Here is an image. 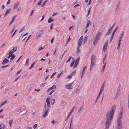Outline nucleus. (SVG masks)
<instances>
[{
  "instance_id": "5701e85b",
  "label": "nucleus",
  "mask_w": 129,
  "mask_h": 129,
  "mask_svg": "<svg viewBox=\"0 0 129 129\" xmlns=\"http://www.w3.org/2000/svg\"><path fill=\"white\" fill-rule=\"evenodd\" d=\"M121 42H118V46L117 47V49L118 50H119L120 48V45Z\"/></svg>"
},
{
  "instance_id": "a211bd4d",
  "label": "nucleus",
  "mask_w": 129,
  "mask_h": 129,
  "mask_svg": "<svg viewBox=\"0 0 129 129\" xmlns=\"http://www.w3.org/2000/svg\"><path fill=\"white\" fill-rule=\"evenodd\" d=\"M82 108H83V106H81V107H80L78 109V113H79V114L81 113V111L82 110Z\"/></svg>"
},
{
  "instance_id": "2f4dec72",
  "label": "nucleus",
  "mask_w": 129,
  "mask_h": 129,
  "mask_svg": "<svg viewBox=\"0 0 129 129\" xmlns=\"http://www.w3.org/2000/svg\"><path fill=\"white\" fill-rule=\"evenodd\" d=\"M16 17V16H14L12 18L11 22H10V24H11L14 21V20L15 19Z\"/></svg>"
},
{
  "instance_id": "72a5a7b5",
  "label": "nucleus",
  "mask_w": 129,
  "mask_h": 129,
  "mask_svg": "<svg viewBox=\"0 0 129 129\" xmlns=\"http://www.w3.org/2000/svg\"><path fill=\"white\" fill-rule=\"evenodd\" d=\"M13 121L12 119L11 120L9 121V123L10 126L11 127L12 126V124L13 122Z\"/></svg>"
},
{
  "instance_id": "69168bd1",
  "label": "nucleus",
  "mask_w": 129,
  "mask_h": 129,
  "mask_svg": "<svg viewBox=\"0 0 129 129\" xmlns=\"http://www.w3.org/2000/svg\"><path fill=\"white\" fill-rule=\"evenodd\" d=\"M52 87H50L47 90V92H48L49 91H50V90H51L52 89Z\"/></svg>"
},
{
  "instance_id": "49530a36",
  "label": "nucleus",
  "mask_w": 129,
  "mask_h": 129,
  "mask_svg": "<svg viewBox=\"0 0 129 129\" xmlns=\"http://www.w3.org/2000/svg\"><path fill=\"white\" fill-rule=\"evenodd\" d=\"M35 63V62H34L31 65L30 67L29 68V69H30L31 68H32L33 67V66H34V64Z\"/></svg>"
},
{
  "instance_id": "8fccbe9b",
  "label": "nucleus",
  "mask_w": 129,
  "mask_h": 129,
  "mask_svg": "<svg viewBox=\"0 0 129 129\" xmlns=\"http://www.w3.org/2000/svg\"><path fill=\"white\" fill-rule=\"evenodd\" d=\"M76 73V71H73L71 75H74Z\"/></svg>"
},
{
  "instance_id": "ddd939ff",
  "label": "nucleus",
  "mask_w": 129,
  "mask_h": 129,
  "mask_svg": "<svg viewBox=\"0 0 129 129\" xmlns=\"http://www.w3.org/2000/svg\"><path fill=\"white\" fill-rule=\"evenodd\" d=\"M91 61H95V56L93 54H92L91 55Z\"/></svg>"
},
{
  "instance_id": "774afa93",
  "label": "nucleus",
  "mask_w": 129,
  "mask_h": 129,
  "mask_svg": "<svg viewBox=\"0 0 129 129\" xmlns=\"http://www.w3.org/2000/svg\"><path fill=\"white\" fill-rule=\"evenodd\" d=\"M26 129H32V128L31 127L28 126L27 127Z\"/></svg>"
},
{
  "instance_id": "13d9d810",
  "label": "nucleus",
  "mask_w": 129,
  "mask_h": 129,
  "mask_svg": "<svg viewBox=\"0 0 129 129\" xmlns=\"http://www.w3.org/2000/svg\"><path fill=\"white\" fill-rule=\"evenodd\" d=\"M123 35V33H122L120 35V38H122V37Z\"/></svg>"
},
{
  "instance_id": "473e14b6",
  "label": "nucleus",
  "mask_w": 129,
  "mask_h": 129,
  "mask_svg": "<svg viewBox=\"0 0 129 129\" xmlns=\"http://www.w3.org/2000/svg\"><path fill=\"white\" fill-rule=\"evenodd\" d=\"M17 47H14L12 49V50L14 51L15 52L17 50Z\"/></svg>"
},
{
  "instance_id": "aec40b11",
  "label": "nucleus",
  "mask_w": 129,
  "mask_h": 129,
  "mask_svg": "<svg viewBox=\"0 0 129 129\" xmlns=\"http://www.w3.org/2000/svg\"><path fill=\"white\" fill-rule=\"evenodd\" d=\"M54 20V19L52 18H50L48 20V22L49 23H51L53 22Z\"/></svg>"
},
{
  "instance_id": "864d4df0",
  "label": "nucleus",
  "mask_w": 129,
  "mask_h": 129,
  "mask_svg": "<svg viewBox=\"0 0 129 129\" xmlns=\"http://www.w3.org/2000/svg\"><path fill=\"white\" fill-rule=\"evenodd\" d=\"M106 56H105V57L103 59V63H104L106 61Z\"/></svg>"
},
{
  "instance_id": "4be33fe9",
  "label": "nucleus",
  "mask_w": 129,
  "mask_h": 129,
  "mask_svg": "<svg viewBox=\"0 0 129 129\" xmlns=\"http://www.w3.org/2000/svg\"><path fill=\"white\" fill-rule=\"evenodd\" d=\"M81 87L80 86H78L77 88L76 91V93L77 94L80 91Z\"/></svg>"
},
{
  "instance_id": "0e129e2a",
  "label": "nucleus",
  "mask_w": 129,
  "mask_h": 129,
  "mask_svg": "<svg viewBox=\"0 0 129 129\" xmlns=\"http://www.w3.org/2000/svg\"><path fill=\"white\" fill-rule=\"evenodd\" d=\"M51 87L52 89L54 88H56V86L55 85H54L52 86Z\"/></svg>"
},
{
  "instance_id": "c756f323",
  "label": "nucleus",
  "mask_w": 129,
  "mask_h": 129,
  "mask_svg": "<svg viewBox=\"0 0 129 129\" xmlns=\"http://www.w3.org/2000/svg\"><path fill=\"white\" fill-rule=\"evenodd\" d=\"M29 61V59L28 58H27L26 60V61L25 63V65L26 66H28L29 64L28 61Z\"/></svg>"
},
{
  "instance_id": "c85d7f7f",
  "label": "nucleus",
  "mask_w": 129,
  "mask_h": 129,
  "mask_svg": "<svg viewBox=\"0 0 129 129\" xmlns=\"http://www.w3.org/2000/svg\"><path fill=\"white\" fill-rule=\"evenodd\" d=\"M95 61H91V63L90 66L93 67L95 64Z\"/></svg>"
},
{
  "instance_id": "423d86ee",
  "label": "nucleus",
  "mask_w": 129,
  "mask_h": 129,
  "mask_svg": "<svg viewBox=\"0 0 129 129\" xmlns=\"http://www.w3.org/2000/svg\"><path fill=\"white\" fill-rule=\"evenodd\" d=\"M51 97L49 96L46 99V105H48L50 106V99H51Z\"/></svg>"
},
{
  "instance_id": "bf43d9fd",
  "label": "nucleus",
  "mask_w": 129,
  "mask_h": 129,
  "mask_svg": "<svg viewBox=\"0 0 129 129\" xmlns=\"http://www.w3.org/2000/svg\"><path fill=\"white\" fill-rule=\"evenodd\" d=\"M54 89H53V90L51 91L49 93V95H51L52 94V93L54 92Z\"/></svg>"
},
{
  "instance_id": "338daca9",
  "label": "nucleus",
  "mask_w": 129,
  "mask_h": 129,
  "mask_svg": "<svg viewBox=\"0 0 129 129\" xmlns=\"http://www.w3.org/2000/svg\"><path fill=\"white\" fill-rule=\"evenodd\" d=\"M55 121L54 120H53L51 121V123L53 124H54L55 123Z\"/></svg>"
},
{
  "instance_id": "9d476101",
  "label": "nucleus",
  "mask_w": 129,
  "mask_h": 129,
  "mask_svg": "<svg viewBox=\"0 0 129 129\" xmlns=\"http://www.w3.org/2000/svg\"><path fill=\"white\" fill-rule=\"evenodd\" d=\"M106 62H105L104 64V65L103 66V67H102V69L101 70V74H102L104 72V71L105 70L106 66Z\"/></svg>"
},
{
  "instance_id": "79ce46f5",
  "label": "nucleus",
  "mask_w": 129,
  "mask_h": 129,
  "mask_svg": "<svg viewBox=\"0 0 129 129\" xmlns=\"http://www.w3.org/2000/svg\"><path fill=\"white\" fill-rule=\"evenodd\" d=\"M44 48V47H41L38 49V51H40L41 50L43 49Z\"/></svg>"
},
{
  "instance_id": "37998d69",
  "label": "nucleus",
  "mask_w": 129,
  "mask_h": 129,
  "mask_svg": "<svg viewBox=\"0 0 129 129\" xmlns=\"http://www.w3.org/2000/svg\"><path fill=\"white\" fill-rule=\"evenodd\" d=\"M71 56H69L68 59L67 61V62H69L70 61V60L71 59Z\"/></svg>"
},
{
  "instance_id": "4d7b16f0",
  "label": "nucleus",
  "mask_w": 129,
  "mask_h": 129,
  "mask_svg": "<svg viewBox=\"0 0 129 129\" xmlns=\"http://www.w3.org/2000/svg\"><path fill=\"white\" fill-rule=\"evenodd\" d=\"M21 76H19V77H17V78H15V80L14 81V82H15V81H16Z\"/></svg>"
},
{
  "instance_id": "f257e3e1",
  "label": "nucleus",
  "mask_w": 129,
  "mask_h": 129,
  "mask_svg": "<svg viewBox=\"0 0 129 129\" xmlns=\"http://www.w3.org/2000/svg\"><path fill=\"white\" fill-rule=\"evenodd\" d=\"M115 106H113L110 110L106 113L105 119L106 123L104 129H108L109 128L110 125L112 120L115 111Z\"/></svg>"
},
{
  "instance_id": "09e8293b",
  "label": "nucleus",
  "mask_w": 129,
  "mask_h": 129,
  "mask_svg": "<svg viewBox=\"0 0 129 129\" xmlns=\"http://www.w3.org/2000/svg\"><path fill=\"white\" fill-rule=\"evenodd\" d=\"M38 125L37 124H35L33 126V127L34 129H35L36 127H37Z\"/></svg>"
},
{
  "instance_id": "6ab92c4d",
  "label": "nucleus",
  "mask_w": 129,
  "mask_h": 129,
  "mask_svg": "<svg viewBox=\"0 0 129 129\" xmlns=\"http://www.w3.org/2000/svg\"><path fill=\"white\" fill-rule=\"evenodd\" d=\"M69 128H73V122L72 121V119L70 123V127Z\"/></svg>"
},
{
  "instance_id": "4c0bfd02",
  "label": "nucleus",
  "mask_w": 129,
  "mask_h": 129,
  "mask_svg": "<svg viewBox=\"0 0 129 129\" xmlns=\"http://www.w3.org/2000/svg\"><path fill=\"white\" fill-rule=\"evenodd\" d=\"M72 75L71 74L70 75L68 76L67 77V79H71L72 77Z\"/></svg>"
},
{
  "instance_id": "052dcab7",
  "label": "nucleus",
  "mask_w": 129,
  "mask_h": 129,
  "mask_svg": "<svg viewBox=\"0 0 129 129\" xmlns=\"http://www.w3.org/2000/svg\"><path fill=\"white\" fill-rule=\"evenodd\" d=\"M74 63V61H73L71 63V65L70 66V67H72Z\"/></svg>"
},
{
  "instance_id": "39448f33",
  "label": "nucleus",
  "mask_w": 129,
  "mask_h": 129,
  "mask_svg": "<svg viewBox=\"0 0 129 129\" xmlns=\"http://www.w3.org/2000/svg\"><path fill=\"white\" fill-rule=\"evenodd\" d=\"M50 106L48 105H46V103H45L44 105L43 111H46L47 110L48 111L49 108Z\"/></svg>"
},
{
  "instance_id": "b1692460",
  "label": "nucleus",
  "mask_w": 129,
  "mask_h": 129,
  "mask_svg": "<svg viewBox=\"0 0 129 129\" xmlns=\"http://www.w3.org/2000/svg\"><path fill=\"white\" fill-rule=\"evenodd\" d=\"M11 57L10 58V60H12L15 57V55L14 54H13L11 55Z\"/></svg>"
},
{
  "instance_id": "603ef678",
  "label": "nucleus",
  "mask_w": 129,
  "mask_h": 129,
  "mask_svg": "<svg viewBox=\"0 0 129 129\" xmlns=\"http://www.w3.org/2000/svg\"><path fill=\"white\" fill-rule=\"evenodd\" d=\"M119 4H120V2H119L117 3V4H116L117 8H118V7L119 6Z\"/></svg>"
},
{
  "instance_id": "6e6552de",
  "label": "nucleus",
  "mask_w": 129,
  "mask_h": 129,
  "mask_svg": "<svg viewBox=\"0 0 129 129\" xmlns=\"http://www.w3.org/2000/svg\"><path fill=\"white\" fill-rule=\"evenodd\" d=\"M19 4V3L18 2L14 3L13 8V9L15 10L18 7Z\"/></svg>"
},
{
  "instance_id": "20e7f679",
  "label": "nucleus",
  "mask_w": 129,
  "mask_h": 129,
  "mask_svg": "<svg viewBox=\"0 0 129 129\" xmlns=\"http://www.w3.org/2000/svg\"><path fill=\"white\" fill-rule=\"evenodd\" d=\"M76 107H75V106H74L72 108V110L69 113V114H68V116H67V118L66 119V120L68 119L70 117V116L71 114V113H72V112H73L75 110V108Z\"/></svg>"
},
{
  "instance_id": "c03bdc74",
  "label": "nucleus",
  "mask_w": 129,
  "mask_h": 129,
  "mask_svg": "<svg viewBox=\"0 0 129 129\" xmlns=\"http://www.w3.org/2000/svg\"><path fill=\"white\" fill-rule=\"evenodd\" d=\"M9 66V65H6V66H2V69H3V68H6L7 67H8Z\"/></svg>"
},
{
  "instance_id": "7c9ffc66",
  "label": "nucleus",
  "mask_w": 129,
  "mask_h": 129,
  "mask_svg": "<svg viewBox=\"0 0 129 129\" xmlns=\"http://www.w3.org/2000/svg\"><path fill=\"white\" fill-rule=\"evenodd\" d=\"M7 102V100H6L4 102L2 103L0 105V107L3 106L5 105Z\"/></svg>"
},
{
  "instance_id": "f704fd0d",
  "label": "nucleus",
  "mask_w": 129,
  "mask_h": 129,
  "mask_svg": "<svg viewBox=\"0 0 129 129\" xmlns=\"http://www.w3.org/2000/svg\"><path fill=\"white\" fill-rule=\"evenodd\" d=\"M14 51L12 50H11L9 51V53L8 54H10V55H12V54L13 53Z\"/></svg>"
},
{
  "instance_id": "ea45409f",
  "label": "nucleus",
  "mask_w": 129,
  "mask_h": 129,
  "mask_svg": "<svg viewBox=\"0 0 129 129\" xmlns=\"http://www.w3.org/2000/svg\"><path fill=\"white\" fill-rule=\"evenodd\" d=\"M79 46H78L77 49V53H79L80 52V50H79Z\"/></svg>"
},
{
  "instance_id": "6e6d98bb",
  "label": "nucleus",
  "mask_w": 129,
  "mask_h": 129,
  "mask_svg": "<svg viewBox=\"0 0 129 129\" xmlns=\"http://www.w3.org/2000/svg\"><path fill=\"white\" fill-rule=\"evenodd\" d=\"M118 28V27H117L115 29H114V30L113 31V32H115L117 30V29Z\"/></svg>"
},
{
  "instance_id": "cd10ccee",
  "label": "nucleus",
  "mask_w": 129,
  "mask_h": 129,
  "mask_svg": "<svg viewBox=\"0 0 129 129\" xmlns=\"http://www.w3.org/2000/svg\"><path fill=\"white\" fill-rule=\"evenodd\" d=\"M104 83H103L102 86L101 87V88L100 91L102 92L103 91V90L104 89Z\"/></svg>"
},
{
  "instance_id": "a878e982",
  "label": "nucleus",
  "mask_w": 129,
  "mask_h": 129,
  "mask_svg": "<svg viewBox=\"0 0 129 129\" xmlns=\"http://www.w3.org/2000/svg\"><path fill=\"white\" fill-rule=\"evenodd\" d=\"M55 103V100L54 99H52L51 102V104L53 105Z\"/></svg>"
},
{
  "instance_id": "f03ea898",
  "label": "nucleus",
  "mask_w": 129,
  "mask_h": 129,
  "mask_svg": "<svg viewBox=\"0 0 129 129\" xmlns=\"http://www.w3.org/2000/svg\"><path fill=\"white\" fill-rule=\"evenodd\" d=\"M123 113V109L121 108L120 109L119 116L117 120V129H122L121 119Z\"/></svg>"
},
{
  "instance_id": "f8f14e48",
  "label": "nucleus",
  "mask_w": 129,
  "mask_h": 129,
  "mask_svg": "<svg viewBox=\"0 0 129 129\" xmlns=\"http://www.w3.org/2000/svg\"><path fill=\"white\" fill-rule=\"evenodd\" d=\"M11 11V9L10 8L7 9L4 14L5 16H6L8 15L10 12Z\"/></svg>"
},
{
  "instance_id": "4468645a",
  "label": "nucleus",
  "mask_w": 129,
  "mask_h": 129,
  "mask_svg": "<svg viewBox=\"0 0 129 129\" xmlns=\"http://www.w3.org/2000/svg\"><path fill=\"white\" fill-rule=\"evenodd\" d=\"M115 25V24H114L111 27L110 29L108 30L107 32H111L112 31V30L113 27Z\"/></svg>"
},
{
  "instance_id": "f3484780",
  "label": "nucleus",
  "mask_w": 129,
  "mask_h": 129,
  "mask_svg": "<svg viewBox=\"0 0 129 129\" xmlns=\"http://www.w3.org/2000/svg\"><path fill=\"white\" fill-rule=\"evenodd\" d=\"M100 35V33H98L96 34V37H95V38H96L98 40H99Z\"/></svg>"
},
{
  "instance_id": "e2e57ef3",
  "label": "nucleus",
  "mask_w": 129,
  "mask_h": 129,
  "mask_svg": "<svg viewBox=\"0 0 129 129\" xmlns=\"http://www.w3.org/2000/svg\"><path fill=\"white\" fill-rule=\"evenodd\" d=\"M67 51V50H66L64 51L63 54H62V55L61 57V59H62V57L64 55V54H65V53Z\"/></svg>"
},
{
  "instance_id": "a19ab883",
  "label": "nucleus",
  "mask_w": 129,
  "mask_h": 129,
  "mask_svg": "<svg viewBox=\"0 0 129 129\" xmlns=\"http://www.w3.org/2000/svg\"><path fill=\"white\" fill-rule=\"evenodd\" d=\"M45 83H42L40 85L41 87H43L45 85Z\"/></svg>"
},
{
  "instance_id": "2eb2a0df",
  "label": "nucleus",
  "mask_w": 129,
  "mask_h": 129,
  "mask_svg": "<svg viewBox=\"0 0 129 129\" xmlns=\"http://www.w3.org/2000/svg\"><path fill=\"white\" fill-rule=\"evenodd\" d=\"M44 112H45L44 113L43 115V117H45L46 115H47L48 112V111L47 110L46 111H43Z\"/></svg>"
},
{
  "instance_id": "393cba45",
  "label": "nucleus",
  "mask_w": 129,
  "mask_h": 129,
  "mask_svg": "<svg viewBox=\"0 0 129 129\" xmlns=\"http://www.w3.org/2000/svg\"><path fill=\"white\" fill-rule=\"evenodd\" d=\"M114 34V33H112V34L111 36V38L110 39V42L111 43V42L112 41V39L113 38Z\"/></svg>"
},
{
  "instance_id": "9b49d317",
  "label": "nucleus",
  "mask_w": 129,
  "mask_h": 129,
  "mask_svg": "<svg viewBox=\"0 0 129 129\" xmlns=\"http://www.w3.org/2000/svg\"><path fill=\"white\" fill-rule=\"evenodd\" d=\"M9 61V60L7 58H6L4 59L2 63V64L3 65H4L8 63Z\"/></svg>"
},
{
  "instance_id": "dca6fc26",
  "label": "nucleus",
  "mask_w": 129,
  "mask_h": 129,
  "mask_svg": "<svg viewBox=\"0 0 129 129\" xmlns=\"http://www.w3.org/2000/svg\"><path fill=\"white\" fill-rule=\"evenodd\" d=\"M99 40H98L96 38H94V40L93 43V45L94 46H96V45L97 43V42Z\"/></svg>"
},
{
  "instance_id": "1a4fd4ad",
  "label": "nucleus",
  "mask_w": 129,
  "mask_h": 129,
  "mask_svg": "<svg viewBox=\"0 0 129 129\" xmlns=\"http://www.w3.org/2000/svg\"><path fill=\"white\" fill-rule=\"evenodd\" d=\"M83 39V37L82 36L79 39L78 41V45L80 46L81 45V43H82Z\"/></svg>"
},
{
  "instance_id": "58836bf2",
  "label": "nucleus",
  "mask_w": 129,
  "mask_h": 129,
  "mask_svg": "<svg viewBox=\"0 0 129 129\" xmlns=\"http://www.w3.org/2000/svg\"><path fill=\"white\" fill-rule=\"evenodd\" d=\"M62 73V72H61V73H60L58 74V75H57V77L58 78H60V77H61V74Z\"/></svg>"
},
{
  "instance_id": "5fc2aeb1",
  "label": "nucleus",
  "mask_w": 129,
  "mask_h": 129,
  "mask_svg": "<svg viewBox=\"0 0 129 129\" xmlns=\"http://www.w3.org/2000/svg\"><path fill=\"white\" fill-rule=\"evenodd\" d=\"M41 34H40L39 35H38V36L37 37V39H38L40 37H41Z\"/></svg>"
},
{
  "instance_id": "7ed1b4c3",
  "label": "nucleus",
  "mask_w": 129,
  "mask_h": 129,
  "mask_svg": "<svg viewBox=\"0 0 129 129\" xmlns=\"http://www.w3.org/2000/svg\"><path fill=\"white\" fill-rule=\"evenodd\" d=\"M73 83H70L67 84L65 85V87L67 89H70L72 88V85Z\"/></svg>"
},
{
  "instance_id": "412c9836",
  "label": "nucleus",
  "mask_w": 129,
  "mask_h": 129,
  "mask_svg": "<svg viewBox=\"0 0 129 129\" xmlns=\"http://www.w3.org/2000/svg\"><path fill=\"white\" fill-rule=\"evenodd\" d=\"M91 24V23L90 20L88 21L87 23V24L86 27V28L88 27Z\"/></svg>"
},
{
  "instance_id": "a18cd8bd",
  "label": "nucleus",
  "mask_w": 129,
  "mask_h": 129,
  "mask_svg": "<svg viewBox=\"0 0 129 129\" xmlns=\"http://www.w3.org/2000/svg\"><path fill=\"white\" fill-rule=\"evenodd\" d=\"M34 10H33L31 11L30 12V14L29 15L30 16H31L34 13Z\"/></svg>"
},
{
  "instance_id": "bb28decb",
  "label": "nucleus",
  "mask_w": 129,
  "mask_h": 129,
  "mask_svg": "<svg viewBox=\"0 0 129 129\" xmlns=\"http://www.w3.org/2000/svg\"><path fill=\"white\" fill-rule=\"evenodd\" d=\"M86 66H85L84 67H83V70L82 72L81 73H82L83 74H84L85 73V70L86 69Z\"/></svg>"
},
{
  "instance_id": "3c124183",
  "label": "nucleus",
  "mask_w": 129,
  "mask_h": 129,
  "mask_svg": "<svg viewBox=\"0 0 129 129\" xmlns=\"http://www.w3.org/2000/svg\"><path fill=\"white\" fill-rule=\"evenodd\" d=\"M56 72H55L54 73H53L52 75L51 76L50 78H52L54 76V75L55 74H56Z\"/></svg>"
},
{
  "instance_id": "de8ad7c7",
  "label": "nucleus",
  "mask_w": 129,
  "mask_h": 129,
  "mask_svg": "<svg viewBox=\"0 0 129 129\" xmlns=\"http://www.w3.org/2000/svg\"><path fill=\"white\" fill-rule=\"evenodd\" d=\"M78 64V63H76V62H75L74 65V66L73 67V68H76Z\"/></svg>"
},
{
  "instance_id": "c9c22d12",
  "label": "nucleus",
  "mask_w": 129,
  "mask_h": 129,
  "mask_svg": "<svg viewBox=\"0 0 129 129\" xmlns=\"http://www.w3.org/2000/svg\"><path fill=\"white\" fill-rule=\"evenodd\" d=\"M43 0H39V1L37 5H41V3L43 2Z\"/></svg>"
},
{
  "instance_id": "e433bc0d",
  "label": "nucleus",
  "mask_w": 129,
  "mask_h": 129,
  "mask_svg": "<svg viewBox=\"0 0 129 129\" xmlns=\"http://www.w3.org/2000/svg\"><path fill=\"white\" fill-rule=\"evenodd\" d=\"M80 58V57H78V58H77L75 62H76V63H78L79 61Z\"/></svg>"
},
{
  "instance_id": "680f3d73",
  "label": "nucleus",
  "mask_w": 129,
  "mask_h": 129,
  "mask_svg": "<svg viewBox=\"0 0 129 129\" xmlns=\"http://www.w3.org/2000/svg\"><path fill=\"white\" fill-rule=\"evenodd\" d=\"M22 109L21 108H20L17 111V112L20 113V112L21 111Z\"/></svg>"
},
{
  "instance_id": "0eeeda50",
  "label": "nucleus",
  "mask_w": 129,
  "mask_h": 129,
  "mask_svg": "<svg viewBox=\"0 0 129 129\" xmlns=\"http://www.w3.org/2000/svg\"><path fill=\"white\" fill-rule=\"evenodd\" d=\"M108 41L106 42L104 44V45L103 48V50L104 51H105L107 49V47L108 46Z\"/></svg>"
}]
</instances>
